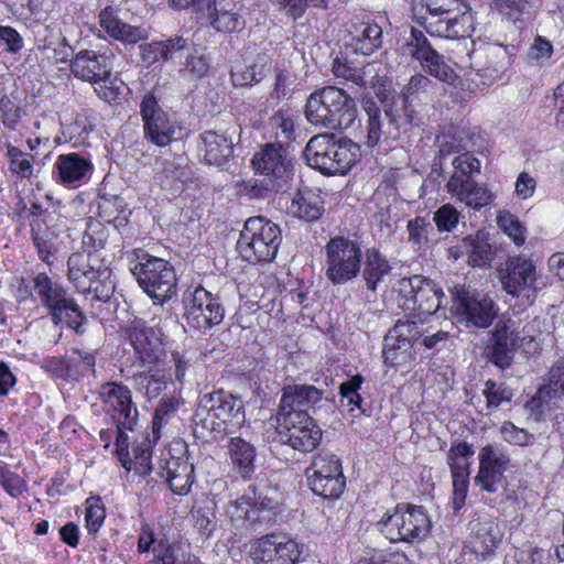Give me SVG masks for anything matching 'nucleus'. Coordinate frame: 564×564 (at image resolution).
Segmentation results:
<instances>
[{"instance_id":"40","label":"nucleus","mask_w":564,"mask_h":564,"mask_svg":"<svg viewBox=\"0 0 564 564\" xmlns=\"http://www.w3.org/2000/svg\"><path fill=\"white\" fill-rule=\"evenodd\" d=\"M228 452L234 468L245 478L254 471L256 448L241 437H232L228 444Z\"/></svg>"},{"instance_id":"6","label":"nucleus","mask_w":564,"mask_h":564,"mask_svg":"<svg viewBox=\"0 0 564 564\" xmlns=\"http://www.w3.org/2000/svg\"><path fill=\"white\" fill-rule=\"evenodd\" d=\"M392 300L398 308L408 314L433 315L443 305L445 297L442 288L422 275L400 279L393 286Z\"/></svg>"},{"instance_id":"16","label":"nucleus","mask_w":564,"mask_h":564,"mask_svg":"<svg viewBox=\"0 0 564 564\" xmlns=\"http://www.w3.org/2000/svg\"><path fill=\"white\" fill-rule=\"evenodd\" d=\"M430 520L422 507L398 506L392 514L382 521V533L391 542H411L426 535Z\"/></svg>"},{"instance_id":"35","label":"nucleus","mask_w":564,"mask_h":564,"mask_svg":"<svg viewBox=\"0 0 564 564\" xmlns=\"http://www.w3.org/2000/svg\"><path fill=\"white\" fill-rule=\"evenodd\" d=\"M139 48L142 62L150 66L161 61L181 59L183 52L187 48V40L177 36L166 41L143 44Z\"/></svg>"},{"instance_id":"58","label":"nucleus","mask_w":564,"mask_h":564,"mask_svg":"<svg viewBox=\"0 0 564 564\" xmlns=\"http://www.w3.org/2000/svg\"><path fill=\"white\" fill-rule=\"evenodd\" d=\"M431 86L432 82L427 77L421 74L413 75L402 90L403 104L401 109L404 111L406 104L427 93Z\"/></svg>"},{"instance_id":"32","label":"nucleus","mask_w":564,"mask_h":564,"mask_svg":"<svg viewBox=\"0 0 564 564\" xmlns=\"http://www.w3.org/2000/svg\"><path fill=\"white\" fill-rule=\"evenodd\" d=\"M36 39L39 50L47 62L53 64L72 63L73 50L65 39L61 37L56 28L44 26L43 31L37 32Z\"/></svg>"},{"instance_id":"8","label":"nucleus","mask_w":564,"mask_h":564,"mask_svg":"<svg viewBox=\"0 0 564 564\" xmlns=\"http://www.w3.org/2000/svg\"><path fill=\"white\" fill-rule=\"evenodd\" d=\"M33 289L41 304L48 310L54 324H59L65 317L67 325L77 334L84 332L82 326L86 316L61 283L45 273H39L33 278Z\"/></svg>"},{"instance_id":"50","label":"nucleus","mask_w":564,"mask_h":564,"mask_svg":"<svg viewBox=\"0 0 564 564\" xmlns=\"http://www.w3.org/2000/svg\"><path fill=\"white\" fill-rule=\"evenodd\" d=\"M485 67L496 74L503 73L511 65V54L507 46L488 45L485 50Z\"/></svg>"},{"instance_id":"25","label":"nucleus","mask_w":564,"mask_h":564,"mask_svg":"<svg viewBox=\"0 0 564 564\" xmlns=\"http://www.w3.org/2000/svg\"><path fill=\"white\" fill-rule=\"evenodd\" d=\"M332 72L341 84L350 83L360 88L376 87L381 82V65L378 63H368L362 67H357L346 58L336 57L332 65Z\"/></svg>"},{"instance_id":"36","label":"nucleus","mask_w":564,"mask_h":564,"mask_svg":"<svg viewBox=\"0 0 564 564\" xmlns=\"http://www.w3.org/2000/svg\"><path fill=\"white\" fill-rule=\"evenodd\" d=\"M459 248L468 257V263L474 268L489 267L495 257L489 234L486 230H478L462 239Z\"/></svg>"},{"instance_id":"3","label":"nucleus","mask_w":564,"mask_h":564,"mask_svg":"<svg viewBox=\"0 0 564 564\" xmlns=\"http://www.w3.org/2000/svg\"><path fill=\"white\" fill-rule=\"evenodd\" d=\"M245 419L242 402L224 390L202 395L194 415L196 425L216 440L235 433L243 425Z\"/></svg>"},{"instance_id":"21","label":"nucleus","mask_w":564,"mask_h":564,"mask_svg":"<svg viewBox=\"0 0 564 564\" xmlns=\"http://www.w3.org/2000/svg\"><path fill=\"white\" fill-rule=\"evenodd\" d=\"M302 551L299 543L283 533H270L254 542L256 564H295Z\"/></svg>"},{"instance_id":"10","label":"nucleus","mask_w":564,"mask_h":564,"mask_svg":"<svg viewBox=\"0 0 564 564\" xmlns=\"http://www.w3.org/2000/svg\"><path fill=\"white\" fill-rule=\"evenodd\" d=\"M502 290L513 297H522L533 304L540 291L546 286V278L536 270L535 262L528 257H511L500 273Z\"/></svg>"},{"instance_id":"55","label":"nucleus","mask_w":564,"mask_h":564,"mask_svg":"<svg viewBox=\"0 0 564 564\" xmlns=\"http://www.w3.org/2000/svg\"><path fill=\"white\" fill-rule=\"evenodd\" d=\"M53 232L43 229L41 224L32 226V240L37 249L40 259L50 262L53 256L54 243L52 241Z\"/></svg>"},{"instance_id":"51","label":"nucleus","mask_w":564,"mask_h":564,"mask_svg":"<svg viewBox=\"0 0 564 564\" xmlns=\"http://www.w3.org/2000/svg\"><path fill=\"white\" fill-rule=\"evenodd\" d=\"M85 231L83 234V245L88 252L104 248L107 240V232L102 224L98 220L88 218L85 220Z\"/></svg>"},{"instance_id":"62","label":"nucleus","mask_w":564,"mask_h":564,"mask_svg":"<svg viewBox=\"0 0 564 564\" xmlns=\"http://www.w3.org/2000/svg\"><path fill=\"white\" fill-rule=\"evenodd\" d=\"M454 40L470 36L474 32V15L470 9L465 8L460 14L452 17Z\"/></svg>"},{"instance_id":"56","label":"nucleus","mask_w":564,"mask_h":564,"mask_svg":"<svg viewBox=\"0 0 564 564\" xmlns=\"http://www.w3.org/2000/svg\"><path fill=\"white\" fill-rule=\"evenodd\" d=\"M455 172L451 177L471 178L473 173L479 172L480 161L470 152L462 153L452 162Z\"/></svg>"},{"instance_id":"15","label":"nucleus","mask_w":564,"mask_h":564,"mask_svg":"<svg viewBox=\"0 0 564 564\" xmlns=\"http://www.w3.org/2000/svg\"><path fill=\"white\" fill-rule=\"evenodd\" d=\"M368 121L366 126V144L375 147L381 142L395 141L411 124L412 118L394 104L384 105L383 112L370 106L366 109Z\"/></svg>"},{"instance_id":"60","label":"nucleus","mask_w":564,"mask_h":564,"mask_svg":"<svg viewBox=\"0 0 564 564\" xmlns=\"http://www.w3.org/2000/svg\"><path fill=\"white\" fill-rule=\"evenodd\" d=\"M90 262V259L87 254L76 252L69 256L67 265H68V279L76 286H84V279L86 269Z\"/></svg>"},{"instance_id":"22","label":"nucleus","mask_w":564,"mask_h":564,"mask_svg":"<svg viewBox=\"0 0 564 564\" xmlns=\"http://www.w3.org/2000/svg\"><path fill=\"white\" fill-rule=\"evenodd\" d=\"M115 55L111 51L82 50L72 59L70 69L75 77L98 84L106 83L112 70Z\"/></svg>"},{"instance_id":"1","label":"nucleus","mask_w":564,"mask_h":564,"mask_svg":"<svg viewBox=\"0 0 564 564\" xmlns=\"http://www.w3.org/2000/svg\"><path fill=\"white\" fill-rule=\"evenodd\" d=\"M127 334L143 365H153L149 371H140L132 376L134 388L148 400L156 399L172 384V373H165L160 366L162 340L159 333L145 325V322L135 318L127 327Z\"/></svg>"},{"instance_id":"19","label":"nucleus","mask_w":564,"mask_h":564,"mask_svg":"<svg viewBox=\"0 0 564 564\" xmlns=\"http://www.w3.org/2000/svg\"><path fill=\"white\" fill-rule=\"evenodd\" d=\"M312 494H343L345 477L340 459L330 452H321L306 470Z\"/></svg>"},{"instance_id":"52","label":"nucleus","mask_w":564,"mask_h":564,"mask_svg":"<svg viewBox=\"0 0 564 564\" xmlns=\"http://www.w3.org/2000/svg\"><path fill=\"white\" fill-rule=\"evenodd\" d=\"M409 242L415 250H426L429 246V231L432 229L424 217H415L408 223Z\"/></svg>"},{"instance_id":"14","label":"nucleus","mask_w":564,"mask_h":564,"mask_svg":"<svg viewBox=\"0 0 564 564\" xmlns=\"http://www.w3.org/2000/svg\"><path fill=\"white\" fill-rule=\"evenodd\" d=\"M452 311L458 323L486 328L494 322L498 310L490 296L456 286L453 291Z\"/></svg>"},{"instance_id":"7","label":"nucleus","mask_w":564,"mask_h":564,"mask_svg":"<svg viewBox=\"0 0 564 564\" xmlns=\"http://www.w3.org/2000/svg\"><path fill=\"white\" fill-rule=\"evenodd\" d=\"M325 275L334 285H344L355 280L362 265V247L357 238L332 237L324 247Z\"/></svg>"},{"instance_id":"59","label":"nucleus","mask_w":564,"mask_h":564,"mask_svg":"<svg viewBox=\"0 0 564 564\" xmlns=\"http://www.w3.org/2000/svg\"><path fill=\"white\" fill-rule=\"evenodd\" d=\"M364 383V377L360 375H356L351 377L349 380L343 382L339 387L340 395L344 400H347L348 405H352L365 412L362 409V398L359 394V389Z\"/></svg>"},{"instance_id":"12","label":"nucleus","mask_w":564,"mask_h":564,"mask_svg":"<svg viewBox=\"0 0 564 564\" xmlns=\"http://www.w3.org/2000/svg\"><path fill=\"white\" fill-rule=\"evenodd\" d=\"M421 336L422 326L417 322H398L384 337V364L394 368L411 366L420 350Z\"/></svg>"},{"instance_id":"20","label":"nucleus","mask_w":564,"mask_h":564,"mask_svg":"<svg viewBox=\"0 0 564 564\" xmlns=\"http://www.w3.org/2000/svg\"><path fill=\"white\" fill-rule=\"evenodd\" d=\"M98 395L119 427L133 429L139 412L132 400V392L127 386L115 381L105 382L100 384Z\"/></svg>"},{"instance_id":"63","label":"nucleus","mask_w":564,"mask_h":564,"mask_svg":"<svg viewBox=\"0 0 564 564\" xmlns=\"http://www.w3.org/2000/svg\"><path fill=\"white\" fill-rule=\"evenodd\" d=\"M497 8L510 21L517 22L523 13L529 11L530 3L527 0H498Z\"/></svg>"},{"instance_id":"30","label":"nucleus","mask_w":564,"mask_h":564,"mask_svg":"<svg viewBox=\"0 0 564 564\" xmlns=\"http://www.w3.org/2000/svg\"><path fill=\"white\" fill-rule=\"evenodd\" d=\"M99 24L110 37L123 44H137L149 36L145 29L126 23L108 7L99 13Z\"/></svg>"},{"instance_id":"38","label":"nucleus","mask_w":564,"mask_h":564,"mask_svg":"<svg viewBox=\"0 0 564 564\" xmlns=\"http://www.w3.org/2000/svg\"><path fill=\"white\" fill-rule=\"evenodd\" d=\"M471 530L474 538L471 541L473 550L477 555L486 557L501 542L503 532L499 524L494 520L473 521Z\"/></svg>"},{"instance_id":"24","label":"nucleus","mask_w":564,"mask_h":564,"mask_svg":"<svg viewBox=\"0 0 564 564\" xmlns=\"http://www.w3.org/2000/svg\"><path fill=\"white\" fill-rule=\"evenodd\" d=\"M412 36L415 41L412 55L415 59L421 62L423 68L440 82L447 85H456L458 76L454 69L443 61V57L431 47L422 32L413 29Z\"/></svg>"},{"instance_id":"41","label":"nucleus","mask_w":564,"mask_h":564,"mask_svg":"<svg viewBox=\"0 0 564 564\" xmlns=\"http://www.w3.org/2000/svg\"><path fill=\"white\" fill-rule=\"evenodd\" d=\"M194 367L193 356L188 351H171L170 358L162 365L165 373H172V384L174 390L181 391L184 387L187 373Z\"/></svg>"},{"instance_id":"44","label":"nucleus","mask_w":564,"mask_h":564,"mask_svg":"<svg viewBox=\"0 0 564 564\" xmlns=\"http://www.w3.org/2000/svg\"><path fill=\"white\" fill-rule=\"evenodd\" d=\"M299 116L291 109H281L276 111L269 120V130L278 141L276 143H288L295 138V123Z\"/></svg>"},{"instance_id":"9","label":"nucleus","mask_w":564,"mask_h":564,"mask_svg":"<svg viewBox=\"0 0 564 564\" xmlns=\"http://www.w3.org/2000/svg\"><path fill=\"white\" fill-rule=\"evenodd\" d=\"M140 261L131 267L139 286L154 301L163 304L176 293V273L164 259L143 254Z\"/></svg>"},{"instance_id":"31","label":"nucleus","mask_w":564,"mask_h":564,"mask_svg":"<svg viewBox=\"0 0 564 564\" xmlns=\"http://www.w3.org/2000/svg\"><path fill=\"white\" fill-rule=\"evenodd\" d=\"M518 336L505 322L496 324L490 346V360L499 368L506 369L511 365Z\"/></svg>"},{"instance_id":"42","label":"nucleus","mask_w":564,"mask_h":564,"mask_svg":"<svg viewBox=\"0 0 564 564\" xmlns=\"http://www.w3.org/2000/svg\"><path fill=\"white\" fill-rule=\"evenodd\" d=\"M291 213L305 221H315L323 214L322 199L310 191L299 192L292 199Z\"/></svg>"},{"instance_id":"26","label":"nucleus","mask_w":564,"mask_h":564,"mask_svg":"<svg viewBox=\"0 0 564 564\" xmlns=\"http://www.w3.org/2000/svg\"><path fill=\"white\" fill-rule=\"evenodd\" d=\"M509 457L491 445L485 446L479 453V471L475 480L485 491H496L501 481Z\"/></svg>"},{"instance_id":"43","label":"nucleus","mask_w":564,"mask_h":564,"mask_svg":"<svg viewBox=\"0 0 564 564\" xmlns=\"http://www.w3.org/2000/svg\"><path fill=\"white\" fill-rule=\"evenodd\" d=\"M207 13L210 25L219 33H238L246 26L245 18L234 9H218L216 6Z\"/></svg>"},{"instance_id":"34","label":"nucleus","mask_w":564,"mask_h":564,"mask_svg":"<svg viewBox=\"0 0 564 564\" xmlns=\"http://www.w3.org/2000/svg\"><path fill=\"white\" fill-rule=\"evenodd\" d=\"M199 151L208 164L223 165L232 155L234 142L226 133L205 131L200 134Z\"/></svg>"},{"instance_id":"18","label":"nucleus","mask_w":564,"mask_h":564,"mask_svg":"<svg viewBox=\"0 0 564 564\" xmlns=\"http://www.w3.org/2000/svg\"><path fill=\"white\" fill-rule=\"evenodd\" d=\"M144 137L158 147H166L180 129L177 122L162 109L153 93L143 96L140 104Z\"/></svg>"},{"instance_id":"17","label":"nucleus","mask_w":564,"mask_h":564,"mask_svg":"<svg viewBox=\"0 0 564 564\" xmlns=\"http://www.w3.org/2000/svg\"><path fill=\"white\" fill-rule=\"evenodd\" d=\"M254 172L284 187L293 177V158L289 150L279 143H265L252 156Z\"/></svg>"},{"instance_id":"4","label":"nucleus","mask_w":564,"mask_h":564,"mask_svg":"<svg viewBox=\"0 0 564 564\" xmlns=\"http://www.w3.org/2000/svg\"><path fill=\"white\" fill-rule=\"evenodd\" d=\"M358 147L350 140L334 139L333 134L321 133L307 142L303 155L307 164L324 174H345L356 163Z\"/></svg>"},{"instance_id":"27","label":"nucleus","mask_w":564,"mask_h":564,"mask_svg":"<svg viewBox=\"0 0 564 564\" xmlns=\"http://www.w3.org/2000/svg\"><path fill=\"white\" fill-rule=\"evenodd\" d=\"M446 191L459 203L475 210L489 205L492 200L491 192L473 178L449 177Z\"/></svg>"},{"instance_id":"46","label":"nucleus","mask_w":564,"mask_h":564,"mask_svg":"<svg viewBox=\"0 0 564 564\" xmlns=\"http://www.w3.org/2000/svg\"><path fill=\"white\" fill-rule=\"evenodd\" d=\"M177 408L178 400L174 397L164 398L160 401L152 420V434L150 437H152L153 441H159L161 438L162 430L174 416Z\"/></svg>"},{"instance_id":"23","label":"nucleus","mask_w":564,"mask_h":564,"mask_svg":"<svg viewBox=\"0 0 564 564\" xmlns=\"http://www.w3.org/2000/svg\"><path fill=\"white\" fill-rule=\"evenodd\" d=\"M158 441H153L150 434L137 437L129 448V437L118 438V459L122 467L135 475L145 476L152 470V446Z\"/></svg>"},{"instance_id":"39","label":"nucleus","mask_w":564,"mask_h":564,"mask_svg":"<svg viewBox=\"0 0 564 564\" xmlns=\"http://www.w3.org/2000/svg\"><path fill=\"white\" fill-rule=\"evenodd\" d=\"M354 52L370 55L382 44V29L377 23L361 22L350 31Z\"/></svg>"},{"instance_id":"49","label":"nucleus","mask_w":564,"mask_h":564,"mask_svg":"<svg viewBox=\"0 0 564 564\" xmlns=\"http://www.w3.org/2000/svg\"><path fill=\"white\" fill-rule=\"evenodd\" d=\"M497 225L518 247L525 242L527 230L511 213L500 212L497 217Z\"/></svg>"},{"instance_id":"5","label":"nucleus","mask_w":564,"mask_h":564,"mask_svg":"<svg viewBox=\"0 0 564 564\" xmlns=\"http://www.w3.org/2000/svg\"><path fill=\"white\" fill-rule=\"evenodd\" d=\"M282 240L280 227L262 217H250L246 220L237 250L249 263H269L276 257Z\"/></svg>"},{"instance_id":"45","label":"nucleus","mask_w":564,"mask_h":564,"mask_svg":"<svg viewBox=\"0 0 564 564\" xmlns=\"http://www.w3.org/2000/svg\"><path fill=\"white\" fill-rule=\"evenodd\" d=\"M93 130L90 117L86 110L75 113L69 121L62 123V133L64 138L76 144L85 143L88 134Z\"/></svg>"},{"instance_id":"57","label":"nucleus","mask_w":564,"mask_h":564,"mask_svg":"<svg viewBox=\"0 0 564 564\" xmlns=\"http://www.w3.org/2000/svg\"><path fill=\"white\" fill-rule=\"evenodd\" d=\"M482 393L487 400V406L495 409L503 402H510L513 397V393L510 389L503 384H497L490 379L485 382Z\"/></svg>"},{"instance_id":"13","label":"nucleus","mask_w":564,"mask_h":564,"mask_svg":"<svg viewBox=\"0 0 564 564\" xmlns=\"http://www.w3.org/2000/svg\"><path fill=\"white\" fill-rule=\"evenodd\" d=\"M276 434L280 443L295 451L308 453L322 441V430L308 413L278 414Z\"/></svg>"},{"instance_id":"54","label":"nucleus","mask_w":564,"mask_h":564,"mask_svg":"<svg viewBox=\"0 0 564 564\" xmlns=\"http://www.w3.org/2000/svg\"><path fill=\"white\" fill-rule=\"evenodd\" d=\"M106 517L100 496H90L86 500V527L89 532H97Z\"/></svg>"},{"instance_id":"29","label":"nucleus","mask_w":564,"mask_h":564,"mask_svg":"<svg viewBox=\"0 0 564 564\" xmlns=\"http://www.w3.org/2000/svg\"><path fill=\"white\" fill-rule=\"evenodd\" d=\"M475 452L466 442L452 444L447 453V464L453 478V494H467L469 467Z\"/></svg>"},{"instance_id":"64","label":"nucleus","mask_w":564,"mask_h":564,"mask_svg":"<svg viewBox=\"0 0 564 564\" xmlns=\"http://www.w3.org/2000/svg\"><path fill=\"white\" fill-rule=\"evenodd\" d=\"M356 564H410V561L403 553L378 552L370 557L360 558Z\"/></svg>"},{"instance_id":"11","label":"nucleus","mask_w":564,"mask_h":564,"mask_svg":"<svg viewBox=\"0 0 564 564\" xmlns=\"http://www.w3.org/2000/svg\"><path fill=\"white\" fill-rule=\"evenodd\" d=\"M184 318L192 330L205 334L225 317V308L218 295L202 285L188 288L183 296Z\"/></svg>"},{"instance_id":"47","label":"nucleus","mask_w":564,"mask_h":564,"mask_svg":"<svg viewBox=\"0 0 564 564\" xmlns=\"http://www.w3.org/2000/svg\"><path fill=\"white\" fill-rule=\"evenodd\" d=\"M7 156L9 159V170L11 173L22 178H31L34 175L33 158L24 153L21 149L8 144Z\"/></svg>"},{"instance_id":"48","label":"nucleus","mask_w":564,"mask_h":564,"mask_svg":"<svg viewBox=\"0 0 564 564\" xmlns=\"http://www.w3.org/2000/svg\"><path fill=\"white\" fill-rule=\"evenodd\" d=\"M182 57H185V62L180 68V72L189 79L204 77L210 68L209 58L204 54L192 53L188 45L183 52Z\"/></svg>"},{"instance_id":"33","label":"nucleus","mask_w":564,"mask_h":564,"mask_svg":"<svg viewBox=\"0 0 564 564\" xmlns=\"http://www.w3.org/2000/svg\"><path fill=\"white\" fill-rule=\"evenodd\" d=\"M54 166L63 185H77L88 178L94 171L93 163L77 153L58 155Z\"/></svg>"},{"instance_id":"28","label":"nucleus","mask_w":564,"mask_h":564,"mask_svg":"<svg viewBox=\"0 0 564 564\" xmlns=\"http://www.w3.org/2000/svg\"><path fill=\"white\" fill-rule=\"evenodd\" d=\"M323 398V392L311 384H293L283 388L278 414L308 412Z\"/></svg>"},{"instance_id":"37","label":"nucleus","mask_w":564,"mask_h":564,"mask_svg":"<svg viewBox=\"0 0 564 564\" xmlns=\"http://www.w3.org/2000/svg\"><path fill=\"white\" fill-rule=\"evenodd\" d=\"M362 263L361 274L367 290L376 293L380 284L391 274L392 267L387 257L375 247L366 250Z\"/></svg>"},{"instance_id":"2","label":"nucleus","mask_w":564,"mask_h":564,"mask_svg":"<svg viewBox=\"0 0 564 564\" xmlns=\"http://www.w3.org/2000/svg\"><path fill=\"white\" fill-rule=\"evenodd\" d=\"M304 113L307 121L316 127L348 129L357 118V107L344 89L326 86L308 96Z\"/></svg>"},{"instance_id":"53","label":"nucleus","mask_w":564,"mask_h":564,"mask_svg":"<svg viewBox=\"0 0 564 564\" xmlns=\"http://www.w3.org/2000/svg\"><path fill=\"white\" fill-rule=\"evenodd\" d=\"M281 188L283 187L265 177L263 180H249L242 185V192L254 199L268 198Z\"/></svg>"},{"instance_id":"61","label":"nucleus","mask_w":564,"mask_h":564,"mask_svg":"<svg viewBox=\"0 0 564 564\" xmlns=\"http://www.w3.org/2000/svg\"><path fill=\"white\" fill-rule=\"evenodd\" d=\"M433 220L440 231H452L458 224L459 213L453 205L445 204L434 213Z\"/></svg>"}]
</instances>
